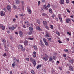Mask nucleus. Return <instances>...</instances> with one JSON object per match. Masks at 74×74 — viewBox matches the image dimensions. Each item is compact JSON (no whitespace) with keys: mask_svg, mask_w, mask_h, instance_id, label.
Returning <instances> with one entry per match:
<instances>
[{"mask_svg":"<svg viewBox=\"0 0 74 74\" xmlns=\"http://www.w3.org/2000/svg\"><path fill=\"white\" fill-rule=\"evenodd\" d=\"M44 8L45 10H48V8L45 5H44Z\"/></svg>","mask_w":74,"mask_h":74,"instance_id":"obj_23","label":"nucleus"},{"mask_svg":"<svg viewBox=\"0 0 74 74\" xmlns=\"http://www.w3.org/2000/svg\"><path fill=\"white\" fill-rule=\"evenodd\" d=\"M3 56H4V57H5V56H7V54L6 53H5L4 54Z\"/></svg>","mask_w":74,"mask_h":74,"instance_id":"obj_46","label":"nucleus"},{"mask_svg":"<svg viewBox=\"0 0 74 74\" xmlns=\"http://www.w3.org/2000/svg\"><path fill=\"white\" fill-rule=\"evenodd\" d=\"M64 0H61L60 2V4H64Z\"/></svg>","mask_w":74,"mask_h":74,"instance_id":"obj_17","label":"nucleus"},{"mask_svg":"<svg viewBox=\"0 0 74 74\" xmlns=\"http://www.w3.org/2000/svg\"><path fill=\"white\" fill-rule=\"evenodd\" d=\"M67 33L69 35H71V33H70L69 32H68Z\"/></svg>","mask_w":74,"mask_h":74,"instance_id":"obj_56","label":"nucleus"},{"mask_svg":"<svg viewBox=\"0 0 74 74\" xmlns=\"http://www.w3.org/2000/svg\"><path fill=\"white\" fill-rule=\"evenodd\" d=\"M18 49H20L23 52L25 51V50L23 49V46L22 45H19L18 46Z\"/></svg>","mask_w":74,"mask_h":74,"instance_id":"obj_1","label":"nucleus"},{"mask_svg":"<svg viewBox=\"0 0 74 74\" xmlns=\"http://www.w3.org/2000/svg\"><path fill=\"white\" fill-rule=\"evenodd\" d=\"M45 28H46V29H47V30H49V27H48V26H45Z\"/></svg>","mask_w":74,"mask_h":74,"instance_id":"obj_42","label":"nucleus"},{"mask_svg":"<svg viewBox=\"0 0 74 74\" xmlns=\"http://www.w3.org/2000/svg\"><path fill=\"white\" fill-rule=\"evenodd\" d=\"M23 26L24 28H26V26H25V25H23Z\"/></svg>","mask_w":74,"mask_h":74,"instance_id":"obj_61","label":"nucleus"},{"mask_svg":"<svg viewBox=\"0 0 74 74\" xmlns=\"http://www.w3.org/2000/svg\"><path fill=\"white\" fill-rule=\"evenodd\" d=\"M15 62L16 63H18V62H19V59H15Z\"/></svg>","mask_w":74,"mask_h":74,"instance_id":"obj_25","label":"nucleus"},{"mask_svg":"<svg viewBox=\"0 0 74 74\" xmlns=\"http://www.w3.org/2000/svg\"><path fill=\"white\" fill-rule=\"evenodd\" d=\"M0 28L1 29H2L3 30H5V27L3 25H0Z\"/></svg>","mask_w":74,"mask_h":74,"instance_id":"obj_5","label":"nucleus"},{"mask_svg":"<svg viewBox=\"0 0 74 74\" xmlns=\"http://www.w3.org/2000/svg\"><path fill=\"white\" fill-rule=\"evenodd\" d=\"M0 14L1 15V16H4V12H1L0 13Z\"/></svg>","mask_w":74,"mask_h":74,"instance_id":"obj_20","label":"nucleus"},{"mask_svg":"<svg viewBox=\"0 0 74 74\" xmlns=\"http://www.w3.org/2000/svg\"><path fill=\"white\" fill-rule=\"evenodd\" d=\"M43 23L45 26H46L47 25V22L46 21H44L43 22Z\"/></svg>","mask_w":74,"mask_h":74,"instance_id":"obj_13","label":"nucleus"},{"mask_svg":"<svg viewBox=\"0 0 74 74\" xmlns=\"http://www.w3.org/2000/svg\"><path fill=\"white\" fill-rule=\"evenodd\" d=\"M40 43L41 46H44V44L43 43V42H42V41L40 40Z\"/></svg>","mask_w":74,"mask_h":74,"instance_id":"obj_19","label":"nucleus"},{"mask_svg":"<svg viewBox=\"0 0 74 74\" xmlns=\"http://www.w3.org/2000/svg\"><path fill=\"white\" fill-rule=\"evenodd\" d=\"M66 9L67 10V11L68 12H69V13H70V11L69 10L67 9V8H66Z\"/></svg>","mask_w":74,"mask_h":74,"instance_id":"obj_39","label":"nucleus"},{"mask_svg":"<svg viewBox=\"0 0 74 74\" xmlns=\"http://www.w3.org/2000/svg\"><path fill=\"white\" fill-rule=\"evenodd\" d=\"M16 64H15V62H14L12 64V67H14L15 66Z\"/></svg>","mask_w":74,"mask_h":74,"instance_id":"obj_27","label":"nucleus"},{"mask_svg":"<svg viewBox=\"0 0 74 74\" xmlns=\"http://www.w3.org/2000/svg\"><path fill=\"white\" fill-rule=\"evenodd\" d=\"M70 73V71H67L66 72V74H69Z\"/></svg>","mask_w":74,"mask_h":74,"instance_id":"obj_54","label":"nucleus"},{"mask_svg":"<svg viewBox=\"0 0 74 74\" xmlns=\"http://www.w3.org/2000/svg\"><path fill=\"white\" fill-rule=\"evenodd\" d=\"M43 40L44 43L45 44L46 46H48V42H47V41L46 40V39H45V38H44L43 39Z\"/></svg>","mask_w":74,"mask_h":74,"instance_id":"obj_4","label":"nucleus"},{"mask_svg":"<svg viewBox=\"0 0 74 74\" xmlns=\"http://www.w3.org/2000/svg\"><path fill=\"white\" fill-rule=\"evenodd\" d=\"M49 12L51 14H52V10L51 9H49Z\"/></svg>","mask_w":74,"mask_h":74,"instance_id":"obj_36","label":"nucleus"},{"mask_svg":"<svg viewBox=\"0 0 74 74\" xmlns=\"http://www.w3.org/2000/svg\"><path fill=\"white\" fill-rule=\"evenodd\" d=\"M63 56L64 58H66V54H64L63 55Z\"/></svg>","mask_w":74,"mask_h":74,"instance_id":"obj_53","label":"nucleus"},{"mask_svg":"<svg viewBox=\"0 0 74 74\" xmlns=\"http://www.w3.org/2000/svg\"><path fill=\"white\" fill-rule=\"evenodd\" d=\"M33 58H36V55L35 54H34V55L32 56Z\"/></svg>","mask_w":74,"mask_h":74,"instance_id":"obj_43","label":"nucleus"},{"mask_svg":"<svg viewBox=\"0 0 74 74\" xmlns=\"http://www.w3.org/2000/svg\"><path fill=\"white\" fill-rule=\"evenodd\" d=\"M13 7L14 9H16V6H15V5H13Z\"/></svg>","mask_w":74,"mask_h":74,"instance_id":"obj_37","label":"nucleus"},{"mask_svg":"<svg viewBox=\"0 0 74 74\" xmlns=\"http://www.w3.org/2000/svg\"><path fill=\"white\" fill-rule=\"evenodd\" d=\"M47 39H48V40H49L50 41H52V38H48L47 37L46 38Z\"/></svg>","mask_w":74,"mask_h":74,"instance_id":"obj_28","label":"nucleus"},{"mask_svg":"<svg viewBox=\"0 0 74 74\" xmlns=\"http://www.w3.org/2000/svg\"><path fill=\"white\" fill-rule=\"evenodd\" d=\"M41 67V65H39L38 66H37V69H38L39 68H40V67Z\"/></svg>","mask_w":74,"mask_h":74,"instance_id":"obj_33","label":"nucleus"},{"mask_svg":"<svg viewBox=\"0 0 74 74\" xmlns=\"http://www.w3.org/2000/svg\"><path fill=\"white\" fill-rule=\"evenodd\" d=\"M27 23H28V21H25V24H27Z\"/></svg>","mask_w":74,"mask_h":74,"instance_id":"obj_57","label":"nucleus"},{"mask_svg":"<svg viewBox=\"0 0 74 74\" xmlns=\"http://www.w3.org/2000/svg\"><path fill=\"white\" fill-rule=\"evenodd\" d=\"M51 17L52 18H54V17H55V14H53L51 16Z\"/></svg>","mask_w":74,"mask_h":74,"instance_id":"obj_45","label":"nucleus"},{"mask_svg":"<svg viewBox=\"0 0 74 74\" xmlns=\"http://www.w3.org/2000/svg\"><path fill=\"white\" fill-rule=\"evenodd\" d=\"M53 59V57L52 56H50L49 59V60L50 62L51 61H52V60Z\"/></svg>","mask_w":74,"mask_h":74,"instance_id":"obj_10","label":"nucleus"},{"mask_svg":"<svg viewBox=\"0 0 74 74\" xmlns=\"http://www.w3.org/2000/svg\"><path fill=\"white\" fill-rule=\"evenodd\" d=\"M30 25V24H29V23H28L27 24V27H29V25Z\"/></svg>","mask_w":74,"mask_h":74,"instance_id":"obj_58","label":"nucleus"},{"mask_svg":"<svg viewBox=\"0 0 74 74\" xmlns=\"http://www.w3.org/2000/svg\"><path fill=\"white\" fill-rule=\"evenodd\" d=\"M50 28L51 29H53V25H50Z\"/></svg>","mask_w":74,"mask_h":74,"instance_id":"obj_48","label":"nucleus"},{"mask_svg":"<svg viewBox=\"0 0 74 74\" xmlns=\"http://www.w3.org/2000/svg\"><path fill=\"white\" fill-rule=\"evenodd\" d=\"M7 8L8 10L9 11H11V8L10 6H8L7 7Z\"/></svg>","mask_w":74,"mask_h":74,"instance_id":"obj_8","label":"nucleus"},{"mask_svg":"<svg viewBox=\"0 0 74 74\" xmlns=\"http://www.w3.org/2000/svg\"><path fill=\"white\" fill-rule=\"evenodd\" d=\"M3 45H4V48H5V47H7V45H6V44L4 43H3Z\"/></svg>","mask_w":74,"mask_h":74,"instance_id":"obj_40","label":"nucleus"},{"mask_svg":"<svg viewBox=\"0 0 74 74\" xmlns=\"http://www.w3.org/2000/svg\"><path fill=\"white\" fill-rule=\"evenodd\" d=\"M33 48H34V49L36 51L37 50V47L36 46H34Z\"/></svg>","mask_w":74,"mask_h":74,"instance_id":"obj_24","label":"nucleus"},{"mask_svg":"<svg viewBox=\"0 0 74 74\" xmlns=\"http://www.w3.org/2000/svg\"><path fill=\"white\" fill-rule=\"evenodd\" d=\"M64 51L66 52H68V49H64Z\"/></svg>","mask_w":74,"mask_h":74,"instance_id":"obj_38","label":"nucleus"},{"mask_svg":"<svg viewBox=\"0 0 74 74\" xmlns=\"http://www.w3.org/2000/svg\"><path fill=\"white\" fill-rule=\"evenodd\" d=\"M27 11L28 12V13H29V14H31V10L30 9H29V8H27Z\"/></svg>","mask_w":74,"mask_h":74,"instance_id":"obj_14","label":"nucleus"},{"mask_svg":"<svg viewBox=\"0 0 74 74\" xmlns=\"http://www.w3.org/2000/svg\"><path fill=\"white\" fill-rule=\"evenodd\" d=\"M29 30L31 31V32H32V31H33V28L32 27H30L29 28Z\"/></svg>","mask_w":74,"mask_h":74,"instance_id":"obj_29","label":"nucleus"},{"mask_svg":"<svg viewBox=\"0 0 74 74\" xmlns=\"http://www.w3.org/2000/svg\"><path fill=\"white\" fill-rule=\"evenodd\" d=\"M42 3H45V0H42Z\"/></svg>","mask_w":74,"mask_h":74,"instance_id":"obj_62","label":"nucleus"},{"mask_svg":"<svg viewBox=\"0 0 74 74\" xmlns=\"http://www.w3.org/2000/svg\"><path fill=\"white\" fill-rule=\"evenodd\" d=\"M41 3V2L40 1H39L38 3V5H40Z\"/></svg>","mask_w":74,"mask_h":74,"instance_id":"obj_59","label":"nucleus"},{"mask_svg":"<svg viewBox=\"0 0 74 74\" xmlns=\"http://www.w3.org/2000/svg\"><path fill=\"white\" fill-rule=\"evenodd\" d=\"M28 42L27 41H25L24 42V44L25 46H26L27 44H28Z\"/></svg>","mask_w":74,"mask_h":74,"instance_id":"obj_16","label":"nucleus"},{"mask_svg":"<svg viewBox=\"0 0 74 74\" xmlns=\"http://www.w3.org/2000/svg\"><path fill=\"white\" fill-rule=\"evenodd\" d=\"M42 15L43 16H46V14H45V13H43L42 14Z\"/></svg>","mask_w":74,"mask_h":74,"instance_id":"obj_52","label":"nucleus"},{"mask_svg":"<svg viewBox=\"0 0 74 74\" xmlns=\"http://www.w3.org/2000/svg\"><path fill=\"white\" fill-rule=\"evenodd\" d=\"M56 33L58 36H60V33L58 31H56Z\"/></svg>","mask_w":74,"mask_h":74,"instance_id":"obj_30","label":"nucleus"},{"mask_svg":"<svg viewBox=\"0 0 74 74\" xmlns=\"http://www.w3.org/2000/svg\"><path fill=\"white\" fill-rule=\"evenodd\" d=\"M25 59L26 60H27V61L28 62H29V58H26Z\"/></svg>","mask_w":74,"mask_h":74,"instance_id":"obj_41","label":"nucleus"},{"mask_svg":"<svg viewBox=\"0 0 74 74\" xmlns=\"http://www.w3.org/2000/svg\"><path fill=\"white\" fill-rule=\"evenodd\" d=\"M15 3L17 4H19V3H20V1L18 0H16Z\"/></svg>","mask_w":74,"mask_h":74,"instance_id":"obj_22","label":"nucleus"},{"mask_svg":"<svg viewBox=\"0 0 74 74\" xmlns=\"http://www.w3.org/2000/svg\"><path fill=\"white\" fill-rule=\"evenodd\" d=\"M66 3H69V0H66Z\"/></svg>","mask_w":74,"mask_h":74,"instance_id":"obj_51","label":"nucleus"},{"mask_svg":"<svg viewBox=\"0 0 74 74\" xmlns=\"http://www.w3.org/2000/svg\"><path fill=\"white\" fill-rule=\"evenodd\" d=\"M15 29V27H9V30H14Z\"/></svg>","mask_w":74,"mask_h":74,"instance_id":"obj_7","label":"nucleus"},{"mask_svg":"<svg viewBox=\"0 0 74 74\" xmlns=\"http://www.w3.org/2000/svg\"><path fill=\"white\" fill-rule=\"evenodd\" d=\"M31 73H32V74H34L35 73H34V71H33V70H31Z\"/></svg>","mask_w":74,"mask_h":74,"instance_id":"obj_35","label":"nucleus"},{"mask_svg":"<svg viewBox=\"0 0 74 74\" xmlns=\"http://www.w3.org/2000/svg\"><path fill=\"white\" fill-rule=\"evenodd\" d=\"M66 40H67V41H70V39H69V38H67V37H66Z\"/></svg>","mask_w":74,"mask_h":74,"instance_id":"obj_55","label":"nucleus"},{"mask_svg":"<svg viewBox=\"0 0 74 74\" xmlns=\"http://www.w3.org/2000/svg\"><path fill=\"white\" fill-rule=\"evenodd\" d=\"M1 41L3 43H5L6 42V40H5V39H3Z\"/></svg>","mask_w":74,"mask_h":74,"instance_id":"obj_21","label":"nucleus"},{"mask_svg":"<svg viewBox=\"0 0 74 74\" xmlns=\"http://www.w3.org/2000/svg\"><path fill=\"white\" fill-rule=\"evenodd\" d=\"M4 49L5 51H8V47H4Z\"/></svg>","mask_w":74,"mask_h":74,"instance_id":"obj_32","label":"nucleus"},{"mask_svg":"<svg viewBox=\"0 0 74 74\" xmlns=\"http://www.w3.org/2000/svg\"><path fill=\"white\" fill-rule=\"evenodd\" d=\"M7 46L9 47V45H10V43H9L8 42H7Z\"/></svg>","mask_w":74,"mask_h":74,"instance_id":"obj_47","label":"nucleus"},{"mask_svg":"<svg viewBox=\"0 0 74 74\" xmlns=\"http://www.w3.org/2000/svg\"><path fill=\"white\" fill-rule=\"evenodd\" d=\"M58 18H62V17L61 16V15L60 14L58 15Z\"/></svg>","mask_w":74,"mask_h":74,"instance_id":"obj_50","label":"nucleus"},{"mask_svg":"<svg viewBox=\"0 0 74 74\" xmlns=\"http://www.w3.org/2000/svg\"><path fill=\"white\" fill-rule=\"evenodd\" d=\"M71 21V19L70 18L67 19L66 20V23H69L70 21Z\"/></svg>","mask_w":74,"mask_h":74,"instance_id":"obj_15","label":"nucleus"},{"mask_svg":"<svg viewBox=\"0 0 74 74\" xmlns=\"http://www.w3.org/2000/svg\"><path fill=\"white\" fill-rule=\"evenodd\" d=\"M50 36L49 35V33L48 32L46 33V35H45V37H49Z\"/></svg>","mask_w":74,"mask_h":74,"instance_id":"obj_18","label":"nucleus"},{"mask_svg":"<svg viewBox=\"0 0 74 74\" xmlns=\"http://www.w3.org/2000/svg\"><path fill=\"white\" fill-rule=\"evenodd\" d=\"M69 69L71 71H73L74 70V69H73V67L71 65H69Z\"/></svg>","mask_w":74,"mask_h":74,"instance_id":"obj_6","label":"nucleus"},{"mask_svg":"<svg viewBox=\"0 0 74 74\" xmlns=\"http://www.w3.org/2000/svg\"><path fill=\"white\" fill-rule=\"evenodd\" d=\"M50 4H49L47 5V7L48 8L50 7Z\"/></svg>","mask_w":74,"mask_h":74,"instance_id":"obj_63","label":"nucleus"},{"mask_svg":"<svg viewBox=\"0 0 74 74\" xmlns=\"http://www.w3.org/2000/svg\"><path fill=\"white\" fill-rule=\"evenodd\" d=\"M33 55H36L37 54V53L35 51H34L33 53Z\"/></svg>","mask_w":74,"mask_h":74,"instance_id":"obj_44","label":"nucleus"},{"mask_svg":"<svg viewBox=\"0 0 74 74\" xmlns=\"http://www.w3.org/2000/svg\"><path fill=\"white\" fill-rule=\"evenodd\" d=\"M48 59V56L47 54H45V57H44L43 58V59L45 61H47Z\"/></svg>","mask_w":74,"mask_h":74,"instance_id":"obj_3","label":"nucleus"},{"mask_svg":"<svg viewBox=\"0 0 74 74\" xmlns=\"http://www.w3.org/2000/svg\"><path fill=\"white\" fill-rule=\"evenodd\" d=\"M56 59V57L55 56H53V59L55 60Z\"/></svg>","mask_w":74,"mask_h":74,"instance_id":"obj_49","label":"nucleus"},{"mask_svg":"<svg viewBox=\"0 0 74 74\" xmlns=\"http://www.w3.org/2000/svg\"><path fill=\"white\" fill-rule=\"evenodd\" d=\"M36 30H39L40 31V30H41V29L40 28V26L36 27Z\"/></svg>","mask_w":74,"mask_h":74,"instance_id":"obj_11","label":"nucleus"},{"mask_svg":"<svg viewBox=\"0 0 74 74\" xmlns=\"http://www.w3.org/2000/svg\"><path fill=\"white\" fill-rule=\"evenodd\" d=\"M37 23H38V24H40V20H37Z\"/></svg>","mask_w":74,"mask_h":74,"instance_id":"obj_34","label":"nucleus"},{"mask_svg":"<svg viewBox=\"0 0 74 74\" xmlns=\"http://www.w3.org/2000/svg\"><path fill=\"white\" fill-rule=\"evenodd\" d=\"M58 42H59V43H60V44H61V43H62V42L60 41V40H58Z\"/></svg>","mask_w":74,"mask_h":74,"instance_id":"obj_64","label":"nucleus"},{"mask_svg":"<svg viewBox=\"0 0 74 74\" xmlns=\"http://www.w3.org/2000/svg\"><path fill=\"white\" fill-rule=\"evenodd\" d=\"M30 61L32 62V63L34 64V66H35L36 64V62L35 61V60L33 59V58L31 57L30 58Z\"/></svg>","mask_w":74,"mask_h":74,"instance_id":"obj_2","label":"nucleus"},{"mask_svg":"<svg viewBox=\"0 0 74 74\" xmlns=\"http://www.w3.org/2000/svg\"><path fill=\"white\" fill-rule=\"evenodd\" d=\"M29 39L31 40H33V38H29Z\"/></svg>","mask_w":74,"mask_h":74,"instance_id":"obj_60","label":"nucleus"},{"mask_svg":"<svg viewBox=\"0 0 74 74\" xmlns=\"http://www.w3.org/2000/svg\"><path fill=\"white\" fill-rule=\"evenodd\" d=\"M69 62L73 64V62H74V60L73 59L71 60H69Z\"/></svg>","mask_w":74,"mask_h":74,"instance_id":"obj_12","label":"nucleus"},{"mask_svg":"<svg viewBox=\"0 0 74 74\" xmlns=\"http://www.w3.org/2000/svg\"><path fill=\"white\" fill-rule=\"evenodd\" d=\"M59 19H60V21L61 22H63V20H62V17L59 18Z\"/></svg>","mask_w":74,"mask_h":74,"instance_id":"obj_31","label":"nucleus"},{"mask_svg":"<svg viewBox=\"0 0 74 74\" xmlns=\"http://www.w3.org/2000/svg\"><path fill=\"white\" fill-rule=\"evenodd\" d=\"M33 32H32V31H30L29 32H28V34H29V35H30V34H32Z\"/></svg>","mask_w":74,"mask_h":74,"instance_id":"obj_26","label":"nucleus"},{"mask_svg":"<svg viewBox=\"0 0 74 74\" xmlns=\"http://www.w3.org/2000/svg\"><path fill=\"white\" fill-rule=\"evenodd\" d=\"M19 34L21 37H23V33H22V32L21 31H19Z\"/></svg>","mask_w":74,"mask_h":74,"instance_id":"obj_9","label":"nucleus"}]
</instances>
